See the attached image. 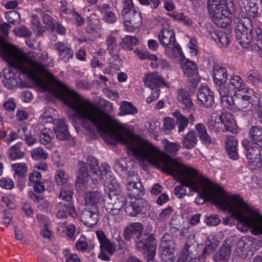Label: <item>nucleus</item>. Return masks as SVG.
Masks as SVG:
<instances>
[{"label": "nucleus", "mask_w": 262, "mask_h": 262, "mask_svg": "<svg viewBox=\"0 0 262 262\" xmlns=\"http://www.w3.org/2000/svg\"><path fill=\"white\" fill-rule=\"evenodd\" d=\"M39 62L51 76L39 73V79L35 81L41 82L40 75H43L53 81L56 96L74 111L72 116L69 115V118L80 121L82 126L93 134L97 131L99 133L110 135L116 141L126 145L133 155L139 161L143 169V139L136 136L120 123L110 122L108 116L104 111L95 107L91 102L82 100L77 92L70 90L57 79L40 62Z\"/></svg>", "instance_id": "f257e3e1"}, {"label": "nucleus", "mask_w": 262, "mask_h": 262, "mask_svg": "<svg viewBox=\"0 0 262 262\" xmlns=\"http://www.w3.org/2000/svg\"><path fill=\"white\" fill-rule=\"evenodd\" d=\"M188 186L199 194L203 202H211L219 208L228 211L238 221V229L243 232L250 229L255 235H262V215L250 217L244 214L249 211L250 206L237 194L227 195L225 189L213 181H181V186Z\"/></svg>", "instance_id": "f03ea898"}, {"label": "nucleus", "mask_w": 262, "mask_h": 262, "mask_svg": "<svg viewBox=\"0 0 262 262\" xmlns=\"http://www.w3.org/2000/svg\"><path fill=\"white\" fill-rule=\"evenodd\" d=\"M0 55L10 65L9 72L5 74L3 80L8 89H12L21 85V80L17 74L27 75L32 80L38 79L39 73L51 76L40 63L32 59L29 54L14 45L5 44L1 36Z\"/></svg>", "instance_id": "7ed1b4c3"}, {"label": "nucleus", "mask_w": 262, "mask_h": 262, "mask_svg": "<svg viewBox=\"0 0 262 262\" xmlns=\"http://www.w3.org/2000/svg\"><path fill=\"white\" fill-rule=\"evenodd\" d=\"M87 163L90 167L89 171L84 162L79 161L77 163L76 180H89L90 179L92 180H98V179L111 180L113 179V174L110 170L111 167L108 165L102 164L100 168L97 170L98 162L97 159L93 156L88 157Z\"/></svg>", "instance_id": "20e7f679"}, {"label": "nucleus", "mask_w": 262, "mask_h": 262, "mask_svg": "<svg viewBox=\"0 0 262 262\" xmlns=\"http://www.w3.org/2000/svg\"><path fill=\"white\" fill-rule=\"evenodd\" d=\"M143 225L139 222H133L127 225L123 230V237L125 240L129 241L135 237L137 249L143 253H145L149 249H155V239L149 234H142Z\"/></svg>", "instance_id": "39448f33"}, {"label": "nucleus", "mask_w": 262, "mask_h": 262, "mask_svg": "<svg viewBox=\"0 0 262 262\" xmlns=\"http://www.w3.org/2000/svg\"><path fill=\"white\" fill-rule=\"evenodd\" d=\"M235 32L237 41L244 48L253 40L262 43V30L257 28L254 31L252 23L248 18H244L237 23Z\"/></svg>", "instance_id": "423d86ee"}, {"label": "nucleus", "mask_w": 262, "mask_h": 262, "mask_svg": "<svg viewBox=\"0 0 262 262\" xmlns=\"http://www.w3.org/2000/svg\"><path fill=\"white\" fill-rule=\"evenodd\" d=\"M235 110L247 112L252 110L254 103L261 101L260 95L252 89L235 91L234 92Z\"/></svg>", "instance_id": "0eeeda50"}, {"label": "nucleus", "mask_w": 262, "mask_h": 262, "mask_svg": "<svg viewBox=\"0 0 262 262\" xmlns=\"http://www.w3.org/2000/svg\"><path fill=\"white\" fill-rule=\"evenodd\" d=\"M195 106L192 101L190 93L181 92V132L188 126L189 123L192 124L194 121L193 113Z\"/></svg>", "instance_id": "6e6552de"}, {"label": "nucleus", "mask_w": 262, "mask_h": 262, "mask_svg": "<svg viewBox=\"0 0 262 262\" xmlns=\"http://www.w3.org/2000/svg\"><path fill=\"white\" fill-rule=\"evenodd\" d=\"M172 237L165 234L161 238L160 247V254L163 262H174L175 246Z\"/></svg>", "instance_id": "1a4fd4ad"}, {"label": "nucleus", "mask_w": 262, "mask_h": 262, "mask_svg": "<svg viewBox=\"0 0 262 262\" xmlns=\"http://www.w3.org/2000/svg\"><path fill=\"white\" fill-rule=\"evenodd\" d=\"M106 206L107 212L114 216L116 220L122 219L123 213V208L125 204V199L122 195H115L110 199Z\"/></svg>", "instance_id": "9d476101"}, {"label": "nucleus", "mask_w": 262, "mask_h": 262, "mask_svg": "<svg viewBox=\"0 0 262 262\" xmlns=\"http://www.w3.org/2000/svg\"><path fill=\"white\" fill-rule=\"evenodd\" d=\"M210 15L215 24L219 27L225 28L230 23L232 12L227 6H223L219 9H211Z\"/></svg>", "instance_id": "9b49d317"}, {"label": "nucleus", "mask_w": 262, "mask_h": 262, "mask_svg": "<svg viewBox=\"0 0 262 262\" xmlns=\"http://www.w3.org/2000/svg\"><path fill=\"white\" fill-rule=\"evenodd\" d=\"M181 68L184 75L189 78L188 80L194 86L199 82L197 66L195 62L186 59L181 52Z\"/></svg>", "instance_id": "f8f14e48"}, {"label": "nucleus", "mask_w": 262, "mask_h": 262, "mask_svg": "<svg viewBox=\"0 0 262 262\" xmlns=\"http://www.w3.org/2000/svg\"><path fill=\"white\" fill-rule=\"evenodd\" d=\"M122 17L125 27L129 31H132L134 29L138 28L142 23L141 14L136 10L131 11Z\"/></svg>", "instance_id": "ddd939ff"}, {"label": "nucleus", "mask_w": 262, "mask_h": 262, "mask_svg": "<svg viewBox=\"0 0 262 262\" xmlns=\"http://www.w3.org/2000/svg\"><path fill=\"white\" fill-rule=\"evenodd\" d=\"M99 219L98 207H86L81 216V220L83 223L89 227L95 225Z\"/></svg>", "instance_id": "4468645a"}, {"label": "nucleus", "mask_w": 262, "mask_h": 262, "mask_svg": "<svg viewBox=\"0 0 262 262\" xmlns=\"http://www.w3.org/2000/svg\"><path fill=\"white\" fill-rule=\"evenodd\" d=\"M197 99L200 105L206 107H211L214 103L213 93L208 86H206L199 89Z\"/></svg>", "instance_id": "2eb2a0df"}, {"label": "nucleus", "mask_w": 262, "mask_h": 262, "mask_svg": "<svg viewBox=\"0 0 262 262\" xmlns=\"http://www.w3.org/2000/svg\"><path fill=\"white\" fill-rule=\"evenodd\" d=\"M158 37L160 44L164 48L168 47L170 45H174L176 41L175 34L173 30L170 27L161 30Z\"/></svg>", "instance_id": "dca6fc26"}, {"label": "nucleus", "mask_w": 262, "mask_h": 262, "mask_svg": "<svg viewBox=\"0 0 262 262\" xmlns=\"http://www.w3.org/2000/svg\"><path fill=\"white\" fill-rule=\"evenodd\" d=\"M96 235L100 244V250L106 251L108 254L112 255L116 250L115 245L106 237L102 231H98Z\"/></svg>", "instance_id": "f3484780"}, {"label": "nucleus", "mask_w": 262, "mask_h": 262, "mask_svg": "<svg viewBox=\"0 0 262 262\" xmlns=\"http://www.w3.org/2000/svg\"><path fill=\"white\" fill-rule=\"evenodd\" d=\"M55 49L59 53V58L61 60L67 62L70 58L74 56V52L67 43L58 41L55 44Z\"/></svg>", "instance_id": "a211bd4d"}, {"label": "nucleus", "mask_w": 262, "mask_h": 262, "mask_svg": "<svg viewBox=\"0 0 262 262\" xmlns=\"http://www.w3.org/2000/svg\"><path fill=\"white\" fill-rule=\"evenodd\" d=\"M181 176L194 180H209L201 172L195 169L187 166L181 163Z\"/></svg>", "instance_id": "6ab92c4d"}, {"label": "nucleus", "mask_w": 262, "mask_h": 262, "mask_svg": "<svg viewBox=\"0 0 262 262\" xmlns=\"http://www.w3.org/2000/svg\"><path fill=\"white\" fill-rule=\"evenodd\" d=\"M84 200L86 207L94 208L98 207V204L100 203L104 199L99 192L93 191L85 193Z\"/></svg>", "instance_id": "aec40b11"}, {"label": "nucleus", "mask_w": 262, "mask_h": 262, "mask_svg": "<svg viewBox=\"0 0 262 262\" xmlns=\"http://www.w3.org/2000/svg\"><path fill=\"white\" fill-rule=\"evenodd\" d=\"M210 35L220 48H226L230 41V35L222 31H214Z\"/></svg>", "instance_id": "412c9836"}, {"label": "nucleus", "mask_w": 262, "mask_h": 262, "mask_svg": "<svg viewBox=\"0 0 262 262\" xmlns=\"http://www.w3.org/2000/svg\"><path fill=\"white\" fill-rule=\"evenodd\" d=\"M56 126L54 128L56 138L61 141H69L71 136L68 130L67 126L63 119L59 120Z\"/></svg>", "instance_id": "4be33fe9"}, {"label": "nucleus", "mask_w": 262, "mask_h": 262, "mask_svg": "<svg viewBox=\"0 0 262 262\" xmlns=\"http://www.w3.org/2000/svg\"><path fill=\"white\" fill-rule=\"evenodd\" d=\"M195 129L202 144L205 145L214 144V140L211 139L207 133L205 126L203 124L198 123L196 124Z\"/></svg>", "instance_id": "5701e85b"}, {"label": "nucleus", "mask_w": 262, "mask_h": 262, "mask_svg": "<svg viewBox=\"0 0 262 262\" xmlns=\"http://www.w3.org/2000/svg\"><path fill=\"white\" fill-rule=\"evenodd\" d=\"M144 83L146 87L150 89L160 88L161 86H168L162 77L155 74H149L144 80Z\"/></svg>", "instance_id": "b1692460"}, {"label": "nucleus", "mask_w": 262, "mask_h": 262, "mask_svg": "<svg viewBox=\"0 0 262 262\" xmlns=\"http://www.w3.org/2000/svg\"><path fill=\"white\" fill-rule=\"evenodd\" d=\"M237 145V140L234 136H229L227 138L226 142V150L229 157L233 160H236L238 158Z\"/></svg>", "instance_id": "393cba45"}, {"label": "nucleus", "mask_w": 262, "mask_h": 262, "mask_svg": "<svg viewBox=\"0 0 262 262\" xmlns=\"http://www.w3.org/2000/svg\"><path fill=\"white\" fill-rule=\"evenodd\" d=\"M222 125L224 126L225 129L227 131L232 133L236 132L237 125L233 116L229 113H223L221 115Z\"/></svg>", "instance_id": "a878e982"}, {"label": "nucleus", "mask_w": 262, "mask_h": 262, "mask_svg": "<svg viewBox=\"0 0 262 262\" xmlns=\"http://www.w3.org/2000/svg\"><path fill=\"white\" fill-rule=\"evenodd\" d=\"M213 69V76L216 84L226 82L228 76L226 69L219 65H215Z\"/></svg>", "instance_id": "bb28decb"}, {"label": "nucleus", "mask_w": 262, "mask_h": 262, "mask_svg": "<svg viewBox=\"0 0 262 262\" xmlns=\"http://www.w3.org/2000/svg\"><path fill=\"white\" fill-rule=\"evenodd\" d=\"M168 47H166L165 54L166 56L173 62L179 63L180 60V45L179 43H174Z\"/></svg>", "instance_id": "cd10ccee"}, {"label": "nucleus", "mask_w": 262, "mask_h": 262, "mask_svg": "<svg viewBox=\"0 0 262 262\" xmlns=\"http://www.w3.org/2000/svg\"><path fill=\"white\" fill-rule=\"evenodd\" d=\"M239 4L242 5L247 15L250 17H254L258 13V7L256 0H239Z\"/></svg>", "instance_id": "c85d7f7f"}, {"label": "nucleus", "mask_w": 262, "mask_h": 262, "mask_svg": "<svg viewBox=\"0 0 262 262\" xmlns=\"http://www.w3.org/2000/svg\"><path fill=\"white\" fill-rule=\"evenodd\" d=\"M249 134L253 143L262 149V128L257 126H253L250 128Z\"/></svg>", "instance_id": "c756f323"}, {"label": "nucleus", "mask_w": 262, "mask_h": 262, "mask_svg": "<svg viewBox=\"0 0 262 262\" xmlns=\"http://www.w3.org/2000/svg\"><path fill=\"white\" fill-rule=\"evenodd\" d=\"M127 188L130 192L129 195L135 198L142 195L144 190L141 181H128Z\"/></svg>", "instance_id": "7c9ffc66"}, {"label": "nucleus", "mask_w": 262, "mask_h": 262, "mask_svg": "<svg viewBox=\"0 0 262 262\" xmlns=\"http://www.w3.org/2000/svg\"><path fill=\"white\" fill-rule=\"evenodd\" d=\"M231 248L227 246H222L218 252L213 255V260L216 261L226 262L231 255Z\"/></svg>", "instance_id": "2f4dec72"}, {"label": "nucleus", "mask_w": 262, "mask_h": 262, "mask_svg": "<svg viewBox=\"0 0 262 262\" xmlns=\"http://www.w3.org/2000/svg\"><path fill=\"white\" fill-rule=\"evenodd\" d=\"M139 42L137 37L126 35L121 39L120 46L124 50L130 51L133 49V46L138 45Z\"/></svg>", "instance_id": "473e14b6"}, {"label": "nucleus", "mask_w": 262, "mask_h": 262, "mask_svg": "<svg viewBox=\"0 0 262 262\" xmlns=\"http://www.w3.org/2000/svg\"><path fill=\"white\" fill-rule=\"evenodd\" d=\"M207 126L210 130L214 132H220L221 129L224 130L222 128L221 116H212L208 120Z\"/></svg>", "instance_id": "72a5a7b5"}, {"label": "nucleus", "mask_w": 262, "mask_h": 262, "mask_svg": "<svg viewBox=\"0 0 262 262\" xmlns=\"http://www.w3.org/2000/svg\"><path fill=\"white\" fill-rule=\"evenodd\" d=\"M119 115L121 116L132 115H135L138 113L137 108L133 104L127 101H123L121 103Z\"/></svg>", "instance_id": "f704fd0d"}, {"label": "nucleus", "mask_w": 262, "mask_h": 262, "mask_svg": "<svg viewBox=\"0 0 262 262\" xmlns=\"http://www.w3.org/2000/svg\"><path fill=\"white\" fill-rule=\"evenodd\" d=\"M105 190L109 192V198L112 199L113 195H121L119 194L120 188L118 181H105Z\"/></svg>", "instance_id": "c9c22d12"}, {"label": "nucleus", "mask_w": 262, "mask_h": 262, "mask_svg": "<svg viewBox=\"0 0 262 262\" xmlns=\"http://www.w3.org/2000/svg\"><path fill=\"white\" fill-rule=\"evenodd\" d=\"M88 27L86 31L92 33L100 28V21L97 16L95 14H92L88 18Z\"/></svg>", "instance_id": "e433bc0d"}, {"label": "nucleus", "mask_w": 262, "mask_h": 262, "mask_svg": "<svg viewBox=\"0 0 262 262\" xmlns=\"http://www.w3.org/2000/svg\"><path fill=\"white\" fill-rule=\"evenodd\" d=\"M229 84L234 91H239L242 90L248 89V88H244L245 83L244 82L242 77L238 75L232 76L229 80Z\"/></svg>", "instance_id": "4c0bfd02"}, {"label": "nucleus", "mask_w": 262, "mask_h": 262, "mask_svg": "<svg viewBox=\"0 0 262 262\" xmlns=\"http://www.w3.org/2000/svg\"><path fill=\"white\" fill-rule=\"evenodd\" d=\"M19 132L23 134V138L29 146H32L36 142V139L27 126H23Z\"/></svg>", "instance_id": "58836bf2"}, {"label": "nucleus", "mask_w": 262, "mask_h": 262, "mask_svg": "<svg viewBox=\"0 0 262 262\" xmlns=\"http://www.w3.org/2000/svg\"><path fill=\"white\" fill-rule=\"evenodd\" d=\"M31 156L35 160H45L48 158L47 151L40 147L32 149L31 150Z\"/></svg>", "instance_id": "ea45409f"}, {"label": "nucleus", "mask_w": 262, "mask_h": 262, "mask_svg": "<svg viewBox=\"0 0 262 262\" xmlns=\"http://www.w3.org/2000/svg\"><path fill=\"white\" fill-rule=\"evenodd\" d=\"M234 95L221 96V104L223 108H228L231 110H235V105H234Z\"/></svg>", "instance_id": "a19ab883"}, {"label": "nucleus", "mask_w": 262, "mask_h": 262, "mask_svg": "<svg viewBox=\"0 0 262 262\" xmlns=\"http://www.w3.org/2000/svg\"><path fill=\"white\" fill-rule=\"evenodd\" d=\"M197 141L195 133L193 132H189L184 138L183 145L188 149L192 148L196 144Z\"/></svg>", "instance_id": "79ce46f5"}, {"label": "nucleus", "mask_w": 262, "mask_h": 262, "mask_svg": "<svg viewBox=\"0 0 262 262\" xmlns=\"http://www.w3.org/2000/svg\"><path fill=\"white\" fill-rule=\"evenodd\" d=\"M15 171V176L17 179H24L27 174V167L25 163H15L12 165Z\"/></svg>", "instance_id": "37998d69"}, {"label": "nucleus", "mask_w": 262, "mask_h": 262, "mask_svg": "<svg viewBox=\"0 0 262 262\" xmlns=\"http://www.w3.org/2000/svg\"><path fill=\"white\" fill-rule=\"evenodd\" d=\"M53 137V134L52 130L49 128L44 127L40 131L39 140L41 144L46 145L51 142Z\"/></svg>", "instance_id": "c03bdc74"}, {"label": "nucleus", "mask_w": 262, "mask_h": 262, "mask_svg": "<svg viewBox=\"0 0 262 262\" xmlns=\"http://www.w3.org/2000/svg\"><path fill=\"white\" fill-rule=\"evenodd\" d=\"M25 152L20 150V145L18 143L11 146L9 149V157L11 160H16L24 157Z\"/></svg>", "instance_id": "a18cd8bd"}, {"label": "nucleus", "mask_w": 262, "mask_h": 262, "mask_svg": "<svg viewBox=\"0 0 262 262\" xmlns=\"http://www.w3.org/2000/svg\"><path fill=\"white\" fill-rule=\"evenodd\" d=\"M217 89L219 91L220 97L231 95L234 91L229 84V82L227 83L223 82L222 83L217 84Z\"/></svg>", "instance_id": "49530a36"}, {"label": "nucleus", "mask_w": 262, "mask_h": 262, "mask_svg": "<svg viewBox=\"0 0 262 262\" xmlns=\"http://www.w3.org/2000/svg\"><path fill=\"white\" fill-rule=\"evenodd\" d=\"M138 202L135 201L132 202L130 204L127 205L125 208V211L126 214L130 216H136L142 211V209L140 206H138Z\"/></svg>", "instance_id": "de8ad7c7"}, {"label": "nucleus", "mask_w": 262, "mask_h": 262, "mask_svg": "<svg viewBox=\"0 0 262 262\" xmlns=\"http://www.w3.org/2000/svg\"><path fill=\"white\" fill-rule=\"evenodd\" d=\"M106 42L109 53L112 54L115 53L118 47L116 38L112 35H108L106 37Z\"/></svg>", "instance_id": "09e8293b"}, {"label": "nucleus", "mask_w": 262, "mask_h": 262, "mask_svg": "<svg viewBox=\"0 0 262 262\" xmlns=\"http://www.w3.org/2000/svg\"><path fill=\"white\" fill-rule=\"evenodd\" d=\"M61 6L60 7V16L66 20H69L72 19L73 13L74 11L66 8L67 3L66 1L61 2Z\"/></svg>", "instance_id": "8fccbe9b"}, {"label": "nucleus", "mask_w": 262, "mask_h": 262, "mask_svg": "<svg viewBox=\"0 0 262 262\" xmlns=\"http://www.w3.org/2000/svg\"><path fill=\"white\" fill-rule=\"evenodd\" d=\"M247 78L249 82L253 84L258 83L261 80V77L257 71L251 70L247 74Z\"/></svg>", "instance_id": "3c124183"}, {"label": "nucleus", "mask_w": 262, "mask_h": 262, "mask_svg": "<svg viewBox=\"0 0 262 262\" xmlns=\"http://www.w3.org/2000/svg\"><path fill=\"white\" fill-rule=\"evenodd\" d=\"M122 8L121 14L122 16L131 12V11L136 10L133 0H123L122 3Z\"/></svg>", "instance_id": "603ef678"}, {"label": "nucleus", "mask_w": 262, "mask_h": 262, "mask_svg": "<svg viewBox=\"0 0 262 262\" xmlns=\"http://www.w3.org/2000/svg\"><path fill=\"white\" fill-rule=\"evenodd\" d=\"M134 52L138 57L142 60L149 59L155 61L158 60V58L156 55L150 54L146 52H141L138 49L135 50Z\"/></svg>", "instance_id": "864d4df0"}, {"label": "nucleus", "mask_w": 262, "mask_h": 262, "mask_svg": "<svg viewBox=\"0 0 262 262\" xmlns=\"http://www.w3.org/2000/svg\"><path fill=\"white\" fill-rule=\"evenodd\" d=\"M67 206L64 203H59L56 206V209L57 210L56 212V216L59 219H65L67 217Z\"/></svg>", "instance_id": "5fc2aeb1"}, {"label": "nucleus", "mask_w": 262, "mask_h": 262, "mask_svg": "<svg viewBox=\"0 0 262 262\" xmlns=\"http://www.w3.org/2000/svg\"><path fill=\"white\" fill-rule=\"evenodd\" d=\"M64 232L67 236L72 240H75L77 234H79V232H76V227L73 224H70L66 227Z\"/></svg>", "instance_id": "6e6d98bb"}, {"label": "nucleus", "mask_w": 262, "mask_h": 262, "mask_svg": "<svg viewBox=\"0 0 262 262\" xmlns=\"http://www.w3.org/2000/svg\"><path fill=\"white\" fill-rule=\"evenodd\" d=\"M187 47L190 50V53L191 56H195L198 54V41L195 38L191 37L189 39V41L187 44Z\"/></svg>", "instance_id": "4d7b16f0"}, {"label": "nucleus", "mask_w": 262, "mask_h": 262, "mask_svg": "<svg viewBox=\"0 0 262 262\" xmlns=\"http://www.w3.org/2000/svg\"><path fill=\"white\" fill-rule=\"evenodd\" d=\"M208 3L209 13L211 12V9H219L223 6H227L224 0H208Z\"/></svg>", "instance_id": "13d9d810"}, {"label": "nucleus", "mask_w": 262, "mask_h": 262, "mask_svg": "<svg viewBox=\"0 0 262 262\" xmlns=\"http://www.w3.org/2000/svg\"><path fill=\"white\" fill-rule=\"evenodd\" d=\"M6 17L8 20V23L15 25L20 18L19 13L15 11H11L6 14Z\"/></svg>", "instance_id": "bf43d9fd"}, {"label": "nucleus", "mask_w": 262, "mask_h": 262, "mask_svg": "<svg viewBox=\"0 0 262 262\" xmlns=\"http://www.w3.org/2000/svg\"><path fill=\"white\" fill-rule=\"evenodd\" d=\"M217 244L215 242H212L211 239L208 238L206 242V247L203 251V255H209L211 254L217 247Z\"/></svg>", "instance_id": "052dcab7"}, {"label": "nucleus", "mask_w": 262, "mask_h": 262, "mask_svg": "<svg viewBox=\"0 0 262 262\" xmlns=\"http://www.w3.org/2000/svg\"><path fill=\"white\" fill-rule=\"evenodd\" d=\"M13 31L16 35L21 37H30L32 35L31 32L24 26L14 29Z\"/></svg>", "instance_id": "680f3d73"}, {"label": "nucleus", "mask_w": 262, "mask_h": 262, "mask_svg": "<svg viewBox=\"0 0 262 262\" xmlns=\"http://www.w3.org/2000/svg\"><path fill=\"white\" fill-rule=\"evenodd\" d=\"M103 19L104 21L108 24H114L117 20V17L115 13L112 10L108 12H104V13L102 14Z\"/></svg>", "instance_id": "e2e57ef3"}, {"label": "nucleus", "mask_w": 262, "mask_h": 262, "mask_svg": "<svg viewBox=\"0 0 262 262\" xmlns=\"http://www.w3.org/2000/svg\"><path fill=\"white\" fill-rule=\"evenodd\" d=\"M73 192L70 189L63 188L61 189L59 198L62 200L70 202L72 199Z\"/></svg>", "instance_id": "0e129e2a"}, {"label": "nucleus", "mask_w": 262, "mask_h": 262, "mask_svg": "<svg viewBox=\"0 0 262 262\" xmlns=\"http://www.w3.org/2000/svg\"><path fill=\"white\" fill-rule=\"evenodd\" d=\"M89 246L85 237L81 236L76 243V249L79 251H84L88 249Z\"/></svg>", "instance_id": "69168bd1"}, {"label": "nucleus", "mask_w": 262, "mask_h": 262, "mask_svg": "<svg viewBox=\"0 0 262 262\" xmlns=\"http://www.w3.org/2000/svg\"><path fill=\"white\" fill-rule=\"evenodd\" d=\"M45 181H30L29 185L33 186L35 191L42 192L45 190Z\"/></svg>", "instance_id": "338daca9"}, {"label": "nucleus", "mask_w": 262, "mask_h": 262, "mask_svg": "<svg viewBox=\"0 0 262 262\" xmlns=\"http://www.w3.org/2000/svg\"><path fill=\"white\" fill-rule=\"evenodd\" d=\"M175 126V121L170 117H166L163 119V128L165 130H171Z\"/></svg>", "instance_id": "774afa93"}]
</instances>
